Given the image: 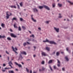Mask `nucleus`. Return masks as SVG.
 Segmentation results:
<instances>
[{"label": "nucleus", "instance_id": "1", "mask_svg": "<svg viewBox=\"0 0 73 73\" xmlns=\"http://www.w3.org/2000/svg\"><path fill=\"white\" fill-rule=\"evenodd\" d=\"M44 7V8L45 9H47V10H50V9L48 7L45 5H44L43 6H39V9H42V8H43V7Z\"/></svg>", "mask_w": 73, "mask_h": 73}, {"label": "nucleus", "instance_id": "2", "mask_svg": "<svg viewBox=\"0 0 73 73\" xmlns=\"http://www.w3.org/2000/svg\"><path fill=\"white\" fill-rule=\"evenodd\" d=\"M12 14H11V13L9 12V11H7L6 12V19H9V16H11Z\"/></svg>", "mask_w": 73, "mask_h": 73}, {"label": "nucleus", "instance_id": "3", "mask_svg": "<svg viewBox=\"0 0 73 73\" xmlns=\"http://www.w3.org/2000/svg\"><path fill=\"white\" fill-rule=\"evenodd\" d=\"M13 51H14L15 52V53L17 54V52L16 51V50H17V48L16 47H15V48H13V46H12L11 47Z\"/></svg>", "mask_w": 73, "mask_h": 73}, {"label": "nucleus", "instance_id": "4", "mask_svg": "<svg viewBox=\"0 0 73 73\" xmlns=\"http://www.w3.org/2000/svg\"><path fill=\"white\" fill-rule=\"evenodd\" d=\"M15 64L16 65H17L19 68H22L23 67L21 65L18 64L17 62H15Z\"/></svg>", "mask_w": 73, "mask_h": 73}, {"label": "nucleus", "instance_id": "5", "mask_svg": "<svg viewBox=\"0 0 73 73\" xmlns=\"http://www.w3.org/2000/svg\"><path fill=\"white\" fill-rule=\"evenodd\" d=\"M10 36H11V37H14V38H16V37H17V36H16V35H14V34L12 33H11L10 34Z\"/></svg>", "mask_w": 73, "mask_h": 73}, {"label": "nucleus", "instance_id": "6", "mask_svg": "<svg viewBox=\"0 0 73 73\" xmlns=\"http://www.w3.org/2000/svg\"><path fill=\"white\" fill-rule=\"evenodd\" d=\"M9 65L10 66H11V68H13V67L12 66H11V65H13V63L12 62V61H11L10 62H9Z\"/></svg>", "mask_w": 73, "mask_h": 73}, {"label": "nucleus", "instance_id": "7", "mask_svg": "<svg viewBox=\"0 0 73 73\" xmlns=\"http://www.w3.org/2000/svg\"><path fill=\"white\" fill-rule=\"evenodd\" d=\"M49 43L50 44H56V43L54 42V41H50V42H49Z\"/></svg>", "mask_w": 73, "mask_h": 73}, {"label": "nucleus", "instance_id": "8", "mask_svg": "<svg viewBox=\"0 0 73 73\" xmlns=\"http://www.w3.org/2000/svg\"><path fill=\"white\" fill-rule=\"evenodd\" d=\"M31 19L34 22H36V20L34 19V18H33V15H31Z\"/></svg>", "mask_w": 73, "mask_h": 73}, {"label": "nucleus", "instance_id": "9", "mask_svg": "<svg viewBox=\"0 0 73 73\" xmlns=\"http://www.w3.org/2000/svg\"><path fill=\"white\" fill-rule=\"evenodd\" d=\"M21 53L22 54H24L25 55H26L27 54V53L25 52L22 51L21 52Z\"/></svg>", "mask_w": 73, "mask_h": 73}, {"label": "nucleus", "instance_id": "10", "mask_svg": "<svg viewBox=\"0 0 73 73\" xmlns=\"http://www.w3.org/2000/svg\"><path fill=\"white\" fill-rule=\"evenodd\" d=\"M54 29L57 32H59V28H56L54 27Z\"/></svg>", "mask_w": 73, "mask_h": 73}, {"label": "nucleus", "instance_id": "11", "mask_svg": "<svg viewBox=\"0 0 73 73\" xmlns=\"http://www.w3.org/2000/svg\"><path fill=\"white\" fill-rule=\"evenodd\" d=\"M11 20H12V21H13V20H15V21H17V19L16 17H14L11 19Z\"/></svg>", "mask_w": 73, "mask_h": 73}, {"label": "nucleus", "instance_id": "12", "mask_svg": "<svg viewBox=\"0 0 73 73\" xmlns=\"http://www.w3.org/2000/svg\"><path fill=\"white\" fill-rule=\"evenodd\" d=\"M33 10L34 11V12H38V10L36 8H34L33 9Z\"/></svg>", "mask_w": 73, "mask_h": 73}, {"label": "nucleus", "instance_id": "13", "mask_svg": "<svg viewBox=\"0 0 73 73\" xmlns=\"http://www.w3.org/2000/svg\"><path fill=\"white\" fill-rule=\"evenodd\" d=\"M45 48L46 50H47L48 51H50V48H49V47H46Z\"/></svg>", "mask_w": 73, "mask_h": 73}, {"label": "nucleus", "instance_id": "14", "mask_svg": "<svg viewBox=\"0 0 73 73\" xmlns=\"http://www.w3.org/2000/svg\"><path fill=\"white\" fill-rule=\"evenodd\" d=\"M42 56H46V54L45 52H42Z\"/></svg>", "mask_w": 73, "mask_h": 73}, {"label": "nucleus", "instance_id": "15", "mask_svg": "<svg viewBox=\"0 0 73 73\" xmlns=\"http://www.w3.org/2000/svg\"><path fill=\"white\" fill-rule=\"evenodd\" d=\"M8 72L9 73H15L13 70H9Z\"/></svg>", "mask_w": 73, "mask_h": 73}, {"label": "nucleus", "instance_id": "16", "mask_svg": "<svg viewBox=\"0 0 73 73\" xmlns=\"http://www.w3.org/2000/svg\"><path fill=\"white\" fill-rule=\"evenodd\" d=\"M1 26L2 28H5V24L4 23H1Z\"/></svg>", "mask_w": 73, "mask_h": 73}, {"label": "nucleus", "instance_id": "17", "mask_svg": "<svg viewBox=\"0 0 73 73\" xmlns=\"http://www.w3.org/2000/svg\"><path fill=\"white\" fill-rule=\"evenodd\" d=\"M19 4L21 7H23V2H21L19 3Z\"/></svg>", "mask_w": 73, "mask_h": 73}, {"label": "nucleus", "instance_id": "18", "mask_svg": "<svg viewBox=\"0 0 73 73\" xmlns=\"http://www.w3.org/2000/svg\"><path fill=\"white\" fill-rule=\"evenodd\" d=\"M10 7H11V8H15V9L16 8V6H13V5H12V6H10Z\"/></svg>", "mask_w": 73, "mask_h": 73}, {"label": "nucleus", "instance_id": "19", "mask_svg": "<svg viewBox=\"0 0 73 73\" xmlns=\"http://www.w3.org/2000/svg\"><path fill=\"white\" fill-rule=\"evenodd\" d=\"M18 30L19 31H21V29L20 26H19L18 27Z\"/></svg>", "mask_w": 73, "mask_h": 73}, {"label": "nucleus", "instance_id": "20", "mask_svg": "<svg viewBox=\"0 0 73 73\" xmlns=\"http://www.w3.org/2000/svg\"><path fill=\"white\" fill-rule=\"evenodd\" d=\"M52 60H50L48 62V64H51V63H52Z\"/></svg>", "mask_w": 73, "mask_h": 73}, {"label": "nucleus", "instance_id": "21", "mask_svg": "<svg viewBox=\"0 0 73 73\" xmlns=\"http://www.w3.org/2000/svg\"><path fill=\"white\" fill-rule=\"evenodd\" d=\"M69 48L67 47L66 48V49L67 51H68V52H69V53L70 52V50L69 51Z\"/></svg>", "mask_w": 73, "mask_h": 73}, {"label": "nucleus", "instance_id": "22", "mask_svg": "<svg viewBox=\"0 0 73 73\" xmlns=\"http://www.w3.org/2000/svg\"><path fill=\"white\" fill-rule=\"evenodd\" d=\"M65 59H66V61H69V59H68V57H67V56L65 57Z\"/></svg>", "mask_w": 73, "mask_h": 73}, {"label": "nucleus", "instance_id": "23", "mask_svg": "<svg viewBox=\"0 0 73 73\" xmlns=\"http://www.w3.org/2000/svg\"><path fill=\"white\" fill-rule=\"evenodd\" d=\"M15 28H17V26H16V24H15L13 25Z\"/></svg>", "mask_w": 73, "mask_h": 73}, {"label": "nucleus", "instance_id": "24", "mask_svg": "<svg viewBox=\"0 0 73 73\" xmlns=\"http://www.w3.org/2000/svg\"><path fill=\"white\" fill-rule=\"evenodd\" d=\"M7 40H9V41H11V38L9 37H8L7 38Z\"/></svg>", "mask_w": 73, "mask_h": 73}, {"label": "nucleus", "instance_id": "25", "mask_svg": "<svg viewBox=\"0 0 73 73\" xmlns=\"http://www.w3.org/2000/svg\"><path fill=\"white\" fill-rule=\"evenodd\" d=\"M59 54H60V52H57L56 53V55L57 56H58V55H59Z\"/></svg>", "mask_w": 73, "mask_h": 73}, {"label": "nucleus", "instance_id": "26", "mask_svg": "<svg viewBox=\"0 0 73 73\" xmlns=\"http://www.w3.org/2000/svg\"><path fill=\"white\" fill-rule=\"evenodd\" d=\"M68 3H70V4H71V5H73V3L71 2H70V1H68Z\"/></svg>", "mask_w": 73, "mask_h": 73}, {"label": "nucleus", "instance_id": "27", "mask_svg": "<svg viewBox=\"0 0 73 73\" xmlns=\"http://www.w3.org/2000/svg\"><path fill=\"white\" fill-rule=\"evenodd\" d=\"M26 70L27 73H29V70L27 68H26Z\"/></svg>", "mask_w": 73, "mask_h": 73}, {"label": "nucleus", "instance_id": "28", "mask_svg": "<svg viewBox=\"0 0 73 73\" xmlns=\"http://www.w3.org/2000/svg\"><path fill=\"white\" fill-rule=\"evenodd\" d=\"M58 5L60 7H61L62 6V4L58 3Z\"/></svg>", "mask_w": 73, "mask_h": 73}, {"label": "nucleus", "instance_id": "29", "mask_svg": "<svg viewBox=\"0 0 73 73\" xmlns=\"http://www.w3.org/2000/svg\"><path fill=\"white\" fill-rule=\"evenodd\" d=\"M26 45H27V43L25 42L23 44V45L24 46H26Z\"/></svg>", "mask_w": 73, "mask_h": 73}, {"label": "nucleus", "instance_id": "30", "mask_svg": "<svg viewBox=\"0 0 73 73\" xmlns=\"http://www.w3.org/2000/svg\"><path fill=\"white\" fill-rule=\"evenodd\" d=\"M22 27L23 29H24L25 30L26 29V28L24 26H22Z\"/></svg>", "mask_w": 73, "mask_h": 73}, {"label": "nucleus", "instance_id": "31", "mask_svg": "<svg viewBox=\"0 0 73 73\" xmlns=\"http://www.w3.org/2000/svg\"><path fill=\"white\" fill-rule=\"evenodd\" d=\"M20 20L21 21H23L24 20L23 19L21 18H20Z\"/></svg>", "mask_w": 73, "mask_h": 73}, {"label": "nucleus", "instance_id": "32", "mask_svg": "<svg viewBox=\"0 0 73 73\" xmlns=\"http://www.w3.org/2000/svg\"><path fill=\"white\" fill-rule=\"evenodd\" d=\"M59 18H61L62 17V16L61 15V14H59V16L58 17Z\"/></svg>", "mask_w": 73, "mask_h": 73}, {"label": "nucleus", "instance_id": "33", "mask_svg": "<svg viewBox=\"0 0 73 73\" xmlns=\"http://www.w3.org/2000/svg\"><path fill=\"white\" fill-rule=\"evenodd\" d=\"M17 5L18 7V9H20V6H19V5L17 3Z\"/></svg>", "mask_w": 73, "mask_h": 73}, {"label": "nucleus", "instance_id": "34", "mask_svg": "<svg viewBox=\"0 0 73 73\" xmlns=\"http://www.w3.org/2000/svg\"><path fill=\"white\" fill-rule=\"evenodd\" d=\"M20 58H21V59H23V57H22V56H21V54H20Z\"/></svg>", "mask_w": 73, "mask_h": 73}, {"label": "nucleus", "instance_id": "35", "mask_svg": "<svg viewBox=\"0 0 73 73\" xmlns=\"http://www.w3.org/2000/svg\"><path fill=\"white\" fill-rule=\"evenodd\" d=\"M5 69H11V68L9 67L8 68H7V67L5 68Z\"/></svg>", "mask_w": 73, "mask_h": 73}, {"label": "nucleus", "instance_id": "36", "mask_svg": "<svg viewBox=\"0 0 73 73\" xmlns=\"http://www.w3.org/2000/svg\"><path fill=\"white\" fill-rule=\"evenodd\" d=\"M41 63L42 64V65H44V61H42L41 62Z\"/></svg>", "mask_w": 73, "mask_h": 73}, {"label": "nucleus", "instance_id": "37", "mask_svg": "<svg viewBox=\"0 0 73 73\" xmlns=\"http://www.w3.org/2000/svg\"><path fill=\"white\" fill-rule=\"evenodd\" d=\"M52 6H53V8H54V7H55V3H53L52 4Z\"/></svg>", "mask_w": 73, "mask_h": 73}, {"label": "nucleus", "instance_id": "38", "mask_svg": "<svg viewBox=\"0 0 73 73\" xmlns=\"http://www.w3.org/2000/svg\"><path fill=\"white\" fill-rule=\"evenodd\" d=\"M46 42H50V41L47 39H46Z\"/></svg>", "mask_w": 73, "mask_h": 73}, {"label": "nucleus", "instance_id": "39", "mask_svg": "<svg viewBox=\"0 0 73 73\" xmlns=\"http://www.w3.org/2000/svg\"><path fill=\"white\" fill-rule=\"evenodd\" d=\"M57 66L58 67H60V63H58V64Z\"/></svg>", "mask_w": 73, "mask_h": 73}, {"label": "nucleus", "instance_id": "40", "mask_svg": "<svg viewBox=\"0 0 73 73\" xmlns=\"http://www.w3.org/2000/svg\"><path fill=\"white\" fill-rule=\"evenodd\" d=\"M49 22H50V21H46L45 22L46 23V24H48V23H49Z\"/></svg>", "mask_w": 73, "mask_h": 73}, {"label": "nucleus", "instance_id": "41", "mask_svg": "<svg viewBox=\"0 0 73 73\" xmlns=\"http://www.w3.org/2000/svg\"><path fill=\"white\" fill-rule=\"evenodd\" d=\"M30 37H33V38H34V35H30Z\"/></svg>", "mask_w": 73, "mask_h": 73}, {"label": "nucleus", "instance_id": "42", "mask_svg": "<svg viewBox=\"0 0 73 73\" xmlns=\"http://www.w3.org/2000/svg\"><path fill=\"white\" fill-rule=\"evenodd\" d=\"M57 60L58 61V64H60V61H59L58 59H57Z\"/></svg>", "mask_w": 73, "mask_h": 73}, {"label": "nucleus", "instance_id": "43", "mask_svg": "<svg viewBox=\"0 0 73 73\" xmlns=\"http://www.w3.org/2000/svg\"><path fill=\"white\" fill-rule=\"evenodd\" d=\"M54 69H56V67L55 66H54Z\"/></svg>", "mask_w": 73, "mask_h": 73}, {"label": "nucleus", "instance_id": "44", "mask_svg": "<svg viewBox=\"0 0 73 73\" xmlns=\"http://www.w3.org/2000/svg\"><path fill=\"white\" fill-rule=\"evenodd\" d=\"M6 53H7V54H9V52H8L7 51H6Z\"/></svg>", "mask_w": 73, "mask_h": 73}, {"label": "nucleus", "instance_id": "45", "mask_svg": "<svg viewBox=\"0 0 73 73\" xmlns=\"http://www.w3.org/2000/svg\"><path fill=\"white\" fill-rule=\"evenodd\" d=\"M62 70L63 71H65V68H62Z\"/></svg>", "mask_w": 73, "mask_h": 73}, {"label": "nucleus", "instance_id": "46", "mask_svg": "<svg viewBox=\"0 0 73 73\" xmlns=\"http://www.w3.org/2000/svg\"><path fill=\"white\" fill-rule=\"evenodd\" d=\"M50 70H51L52 71V70H53V69H52V68L50 66Z\"/></svg>", "mask_w": 73, "mask_h": 73}, {"label": "nucleus", "instance_id": "47", "mask_svg": "<svg viewBox=\"0 0 73 73\" xmlns=\"http://www.w3.org/2000/svg\"><path fill=\"white\" fill-rule=\"evenodd\" d=\"M5 36H2V38H5Z\"/></svg>", "mask_w": 73, "mask_h": 73}, {"label": "nucleus", "instance_id": "48", "mask_svg": "<svg viewBox=\"0 0 73 73\" xmlns=\"http://www.w3.org/2000/svg\"><path fill=\"white\" fill-rule=\"evenodd\" d=\"M42 70H45V68H44V67L42 68Z\"/></svg>", "mask_w": 73, "mask_h": 73}, {"label": "nucleus", "instance_id": "49", "mask_svg": "<svg viewBox=\"0 0 73 73\" xmlns=\"http://www.w3.org/2000/svg\"><path fill=\"white\" fill-rule=\"evenodd\" d=\"M28 44H29V45L30 44V43L28 42H26Z\"/></svg>", "mask_w": 73, "mask_h": 73}, {"label": "nucleus", "instance_id": "50", "mask_svg": "<svg viewBox=\"0 0 73 73\" xmlns=\"http://www.w3.org/2000/svg\"><path fill=\"white\" fill-rule=\"evenodd\" d=\"M55 53H56V52L55 51H54L53 53L52 54H55Z\"/></svg>", "mask_w": 73, "mask_h": 73}, {"label": "nucleus", "instance_id": "51", "mask_svg": "<svg viewBox=\"0 0 73 73\" xmlns=\"http://www.w3.org/2000/svg\"><path fill=\"white\" fill-rule=\"evenodd\" d=\"M3 66H5V64H3Z\"/></svg>", "mask_w": 73, "mask_h": 73}, {"label": "nucleus", "instance_id": "52", "mask_svg": "<svg viewBox=\"0 0 73 73\" xmlns=\"http://www.w3.org/2000/svg\"><path fill=\"white\" fill-rule=\"evenodd\" d=\"M38 29H39V30H40V31H41V28L40 27H38Z\"/></svg>", "mask_w": 73, "mask_h": 73}, {"label": "nucleus", "instance_id": "53", "mask_svg": "<svg viewBox=\"0 0 73 73\" xmlns=\"http://www.w3.org/2000/svg\"><path fill=\"white\" fill-rule=\"evenodd\" d=\"M8 61H9V57H8Z\"/></svg>", "mask_w": 73, "mask_h": 73}, {"label": "nucleus", "instance_id": "54", "mask_svg": "<svg viewBox=\"0 0 73 73\" xmlns=\"http://www.w3.org/2000/svg\"><path fill=\"white\" fill-rule=\"evenodd\" d=\"M10 31H11V32H13V31H12V30L11 29H10Z\"/></svg>", "mask_w": 73, "mask_h": 73}, {"label": "nucleus", "instance_id": "55", "mask_svg": "<svg viewBox=\"0 0 73 73\" xmlns=\"http://www.w3.org/2000/svg\"><path fill=\"white\" fill-rule=\"evenodd\" d=\"M30 73H32V70H30Z\"/></svg>", "mask_w": 73, "mask_h": 73}, {"label": "nucleus", "instance_id": "56", "mask_svg": "<svg viewBox=\"0 0 73 73\" xmlns=\"http://www.w3.org/2000/svg\"><path fill=\"white\" fill-rule=\"evenodd\" d=\"M2 71H3V72H5V70H2Z\"/></svg>", "mask_w": 73, "mask_h": 73}, {"label": "nucleus", "instance_id": "57", "mask_svg": "<svg viewBox=\"0 0 73 73\" xmlns=\"http://www.w3.org/2000/svg\"><path fill=\"white\" fill-rule=\"evenodd\" d=\"M29 33H31V31H29Z\"/></svg>", "mask_w": 73, "mask_h": 73}, {"label": "nucleus", "instance_id": "58", "mask_svg": "<svg viewBox=\"0 0 73 73\" xmlns=\"http://www.w3.org/2000/svg\"><path fill=\"white\" fill-rule=\"evenodd\" d=\"M0 38H2V36H1V35H0Z\"/></svg>", "mask_w": 73, "mask_h": 73}, {"label": "nucleus", "instance_id": "59", "mask_svg": "<svg viewBox=\"0 0 73 73\" xmlns=\"http://www.w3.org/2000/svg\"><path fill=\"white\" fill-rule=\"evenodd\" d=\"M33 57H36V55H33Z\"/></svg>", "mask_w": 73, "mask_h": 73}, {"label": "nucleus", "instance_id": "60", "mask_svg": "<svg viewBox=\"0 0 73 73\" xmlns=\"http://www.w3.org/2000/svg\"><path fill=\"white\" fill-rule=\"evenodd\" d=\"M34 49H36V46H34Z\"/></svg>", "mask_w": 73, "mask_h": 73}, {"label": "nucleus", "instance_id": "61", "mask_svg": "<svg viewBox=\"0 0 73 73\" xmlns=\"http://www.w3.org/2000/svg\"><path fill=\"white\" fill-rule=\"evenodd\" d=\"M43 42H46V41L44 40L43 41Z\"/></svg>", "mask_w": 73, "mask_h": 73}, {"label": "nucleus", "instance_id": "62", "mask_svg": "<svg viewBox=\"0 0 73 73\" xmlns=\"http://www.w3.org/2000/svg\"><path fill=\"white\" fill-rule=\"evenodd\" d=\"M42 70H41V69H39V71L40 72L41 71H42Z\"/></svg>", "mask_w": 73, "mask_h": 73}, {"label": "nucleus", "instance_id": "63", "mask_svg": "<svg viewBox=\"0 0 73 73\" xmlns=\"http://www.w3.org/2000/svg\"><path fill=\"white\" fill-rule=\"evenodd\" d=\"M61 53H62V54H64V52H61Z\"/></svg>", "mask_w": 73, "mask_h": 73}, {"label": "nucleus", "instance_id": "64", "mask_svg": "<svg viewBox=\"0 0 73 73\" xmlns=\"http://www.w3.org/2000/svg\"><path fill=\"white\" fill-rule=\"evenodd\" d=\"M33 73H36V72H35L34 71L33 72Z\"/></svg>", "mask_w": 73, "mask_h": 73}]
</instances>
